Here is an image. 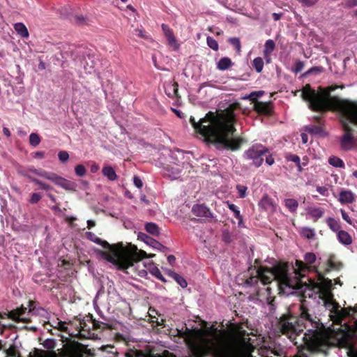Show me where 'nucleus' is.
<instances>
[{
	"label": "nucleus",
	"instance_id": "1",
	"mask_svg": "<svg viewBox=\"0 0 357 357\" xmlns=\"http://www.w3.org/2000/svg\"><path fill=\"white\" fill-rule=\"evenodd\" d=\"M337 88V86H331L316 92L310 84H307L303 88L301 96L313 111H337L341 114L344 134L340 139V146L344 151H349L354 146L356 139L351 132L349 122L357 125V102L331 97L330 93Z\"/></svg>",
	"mask_w": 357,
	"mask_h": 357
},
{
	"label": "nucleus",
	"instance_id": "2",
	"mask_svg": "<svg viewBox=\"0 0 357 357\" xmlns=\"http://www.w3.org/2000/svg\"><path fill=\"white\" fill-rule=\"evenodd\" d=\"M316 259L314 252H306L304 255L305 263L296 260V268L291 267L287 263L279 264L272 268L261 266L257 270V276L248 280L246 282L251 284L259 280L265 285L275 281L280 294L287 296L294 294L302 287L300 279L302 275L300 272L307 268L305 264H312Z\"/></svg>",
	"mask_w": 357,
	"mask_h": 357
},
{
	"label": "nucleus",
	"instance_id": "3",
	"mask_svg": "<svg viewBox=\"0 0 357 357\" xmlns=\"http://www.w3.org/2000/svg\"><path fill=\"white\" fill-rule=\"evenodd\" d=\"M234 114L217 116L209 112L203 119L196 121L193 117L190 122L196 132L205 137L206 142L214 144L219 150H237L240 148L241 140L233 137L236 129L234 127Z\"/></svg>",
	"mask_w": 357,
	"mask_h": 357
},
{
	"label": "nucleus",
	"instance_id": "4",
	"mask_svg": "<svg viewBox=\"0 0 357 357\" xmlns=\"http://www.w3.org/2000/svg\"><path fill=\"white\" fill-rule=\"evenodd\" d=\"M290 310L288 314H284L278 322V328L295 344L306 345L313 350H324L329 346L335 345V342L325 334L313 331L312 335L303 332V324H301L296 316H294Z\"/></svg>",
	"mask_w": 357,
	"mask_h": 357
},
{
	"label": "nucleus",
	"instance_id": "5",
	"mask_svg": "<svg viewBox=\"0 0 357 357\" xmlns=\"http://www.w3.org/2000/svg\"><path fill=\"white\" fill-rule=\"evenodd\" d=\"M86 238L91 241L101 245L105 249H109V252H102V257L114 264L123 268H128L133 265L132 257L128 255L123 247L122 244L110 245L107 241H102L93 232H86Z\"/></svg>",
	"mask_w": 357,
	"mask_h": 357
},
{
	"label": "nucleus",
	"instance_id": "6",
	"mask_svg": "<svg viewBox=\"0 0 357 357\" xmlns=\"http://www.w3.org/2000/svg\"><path fill=\"white\" fill-rule=\"evenodd\" d=\"M321 294L322 296H319V303L322 304L329 311L330 318L334 323L340 324L342 319L349 315V310L346 308L340 309V306L333 300V295L329 290H324Z\"/></svg>",
	"mask_w": 357,
	"mask_h": 357
},
{
	"label": "nucleus",
	"instance_id": "7",
	"mask_svg": "<svg viewBox=\"0 0 357 357\" xmlns=\"http://www.w3.org/2000/svg\"><path fill=\"white\" fill-rule=\"evenodd\" d=\"M29 310L26 307H21L12 310L10 313V318L16 321L26 323L29 321L30 316H39L43 319H47V312L42 307H36L34 303L29 302Z\"/></svg>",
	"mask_w": 357,
	"mask_h": 357
},
{
	"label": "nucleus",
	"instance_id": "8",
	"mask_svg": "<svg viewBox=\"0 0 357 357\" xmlns=\"http://www.w3.org/2000/svg\"><path fill=\"white\" fill-rule=\"evenodd\" d=\"M268 152V149L261 144H257L247 150L244 156L248 160H252L253 165L259 167L263 162L262 156Z\"/></svg>",
	"mask_w": 357,
	"mask_h": 357
},
{
	"label": "nucleus",
	"instance_id": "9",
	"mask_svg": "<svg viewBox=\"0 0 357 357\" xmlns=\"http://www.w3.org/2000/svg\"><path fill=\"white\" fill-rule=\"evenodd\" d=\"M138 238H139V239L144 241L145 243H146L149 246H151L153 248L158 250L163 253H165L166 252L169 251V249L167 247L164 246L160 242L152 238L151 237H150L149 236H148L147 234H146L144 233H142V232L139 233L138 235Z\"/></svg>",
	"mask_w": 357,
	"mask_h": 357
},
{
	"label": "nucleus",
	"instance_id": "10",
	"mask_svg": "<svg viewBox=\"0 0 357 357\" xmlns=\"http://www.w3.org/2000/svg\"><path fill=\"white\" fill-rule=\"evenodd\" d=\"M314 119L318 122L317 125L310 124L305 127V130L312 135L320 136V137H326L327 135V132L324 129L323 124L319 121V117L315 116Z\"/></svg>",
	"mask_w": 357,
	"mask_h": 357
},
{
	"label": "nucleus",
	"instance_id": "11",
	"mask_svg": "<svg viewBox=\"0 0 357 357\" xmlns=\"http://www.w3.org/2000/svg\"><path fill=\"white\" fill-rule=\"evenodd\" d=\"M192 213L197 217L213 218L214 214L204 204H196L192 207Z\"/></svg>",
	"mask_w": 357,
	"mask_h": 357
},
{
	"label": "nucleus",
	"instance_id": "12",
	"mask_svg": "<svg viewBox=\"0 0 357 357\" xmlns=\"http://www.w3.org/2000/svg\"><path fill=\"white\" fill-rule=\"evenodd\" d=\"M51 182L54 183L57 186H60V188H63L68 190L75 191L77 189V184L75 183L68 181L61 176H59L56 174H54Z\"/></svg>",
	"mask_w": 357,
	"mask_h": 357
},
{
	"label": "nucleus",
	"instance_id": "13",
	"mask_svg": "<svg viewBox=\"0 0 357 357\" xmlns=\"http://www.w3.org/2000/svg\"><path fill=\"white\" fill-rule=\"evenodd\" d=\"M324 214V208L317 206H310L306 208V216L311 218L314 222H317Z\"/></svg>",
	"mask_w": 357,
	"mask_h": 357
},
{
	"label": "nucleus",
	"instance_id": "14",
	"mask_svg": "<svg viewBox=\"0 0 357 357\" xmlns=\"http://www.w3.org/2000/svg\"><path fill=\"white\" fill-rule=\"evenodd\" d=\"M355 200V195L351 190L342 189L339 193L338 201L342 204H351Z\"/></svg>",
	"mask_w": 357,
	"mask_h": 357
},
{
	"label": "nucleus",
	"instance_id": "15",
	"mask_svg": "<svg viewBox=\"0 0 357 357\" xmlns=\"http://www.w3.org/2000/svg\"><path fill=\"white\" fill-rule=\"evenodd\" d=\"M181 171L178 165L167 166L165 168L164 176L171 180H176L180 177Z\"/></svg>",
	"mask_w": 357,
	"mask_h": 357
},
{
	"label": "nucleus",
	"instance_id": "16",
	"mask_svg": "<svg viewBox=\"0 0 357 357\" xmlns=\"http://www.w3.org/2000/svg\"><path fill=\"white\" fill-rule=\"evenodd\" d=\"M259 206L265 211H274L275 210L274 202L267 195H263L259 202Z\"/></svg>",
	"mask_w": 357,
	"mask_h": 357
},
{
	"label": "nucleus",
	"instance_id": "17",
	"mask_svg": "<svg viewBox=\"0 0 357 357\" xmlns=\"http://www.w3.org/2000/svg\"><path fill=\"white\" fill-rule=\"evenodd\" d=\"M22 173H28L31 176V174H35L36 176H38L43 178L47 179L50 181H52L54 173L52 172H47L46 171L42 170V169H37L35 168H29L27 170L23 172Z\"/></svg>",
	"mask_w": 357,
	"mask_h": 357
},
{
	"label": "nucleus",
	"instance_id": "18",
	"mask_svg": "<svg viewBox=\"0 0 357 357\" xmlns=\"http://www.w3.org/2000/svg\"><path fill=\"white\" fill-rule=\"evenodd\" d=\"M293 308L294 310H298L300 320L307 321L310 323L312 322V316L309 314L308 310L305 307L304 303L295 305Z\"/></svg>",
	"mask_w": 357,
	"mask_h": 357
},
{
	"label": "nucleus",
	"instance_id": "19",
	"mask_svg": "<svg viewBox=\"0 0 357 357\" xmlns=\"http://www.w3.org/2000/svg\"><path fill=\"white\" fill-rule=\"evenodd\" d=\"M257 300L262 303H269L271 298V288L267 287L266 288L260 289L257 292Z\"/></svg>",
	"mask_w": 357,
	"mask_h": 357
},
{
	"label": "nucleus",
	"instance_id": "20",
	"mask_svg": "<svg viewBox=\"0 0 357 357\" xmlns=\"http://www.w3.org/2000/svg\"><path fill=\"white\" fill-rule=\"evenodd\" d=\"M254 109L259 114L268 115L271 112L270 104L268 102H255L254 104Z\"/></svg>",
	"mask_w": 357,
	"mask_h": 357
},
{
	"label": "nucleus",
	"instance_id": "21",
	"mask_svg": "<svg viewBox=\"0 0 357 357\" xmlns=\"http://www.w3.org/2000/svg\"><path fill=\"white\" fill-rule=\"evenodd\" d=\"M29 357H58L57 354L54 351H43L35 349L33 352H31Z\"/></svg>",
	"mask_w": 357,
	"mask_h": 357
},
{
	"label": "nucleus",
	"instance_id": "22",
	"mask_svg": "<svg viewBox=\"0 0 357 357\" xmlns=\"http://www.w3.org/2000/svg\"><path fill=\"white\" fill-rule=\"evenodd\" d=\"M337 239L340 243L344 245H349L352 243V238L346 231L340 230L337 232Z\"/></svg>",
	"mask_w": 357,
	"mask_h": 357
},
{
	"label": "nucleus",
	"instance_id": "23",
	"mask_svg": "<svg viewBox=\"0 0 357 357\" xmlns=\"http://www.w3.org/2000/svg\"><path fill=\"white\" fill-rule=\"evenodd\" d=\"M227 204L228 208L234 213V217L238 220V227H241L243 226V220L238 208L234 204L230 203L229 202H227Z\"/></svg>",
	"mask_w": 357,
	"mask_h": 357
},
{
	"label": "nucleus",
	"instance_id": "24",
	"mask_svg": "<svg viewBox=\"0 0 357 357\" xmlns=\"http://www.w3.org/2000/svg\"><path fill=\"white\" fill-rule=\"evenodd\" d=\"M102 173L110 181H114L117 179V175L111 166H105L102 169Z\"/></svg>",
	"mask_w": 357,
	"mask_h": 357
},
{
	"label": "nucleus",
	"instance_id": "25",
	"mask_svg": "<svg viewBox=\"0 0 357 357\" xmlns=\"http://www.w3.org/2000/svg\"><path fill=\"white\" fill-rule=\"evenodd\" d=\"M168 275L172 278L182 288H185L187 287V282L185 280V278L179 275L178 273H176L175 271L172 270H169L167 272Z\"/></svg>",
	"mask_w": 357,
	"mask_h": 357
},
{
	"label": "nucleus",
	"instance_id": "26",
	"mask_svg": "<svg viewBox=\"0 0 357 357\" xmlns=\"http://www.w3.org/2000/svg\"><path fill=\"white\" fill-rule=\"evenodd\" d=\"M232 66L233 62L231 59L227 56L221 58L217 63V68L222 71L229 69Z\"/></svg>",
	"mask_w": 357,
	"mask_h": 357
},
{
	"label": "nucleus",
	"instance_id": "27",
	"mask_svg": "<svg viewBox=\"0 0 357 357\" xmlns=\"http://www.w3.org/2000/svg\"><path fill=\"white\" fill-rule=\"evenodd\" d=\"M178 85L176 83H168L165 86V93L169 98L177 96Z\"/></svg>",
	"mask_w": 357,
	"mask_h": 357
},
{
	"label": "nucleus",
	"instance_id": "28",
	"mask_svg": "<svg viewBox=\"0 0 357 357\" xmlns=\"http://www.w3.org/2000/svg\"><path fill=\"white\" fill-rule=\"evenodd\" d=\"M299 232L303 238L307 240H312L315 237V231L310 227H302L300 229Z\"/></svg>",
	"mask_w": 357,
	"mask_h": 357
},
{
	"label": "nucleus",
	"instance_id": "29",
	"mask_svg": "<svg viewBox=\"0 0 357 357\" xmlns=\"http://www.w3.org/2000/svg\"><path fill=\"white\" fill-rule=\"evenodd\" d=\"M22 176L26 177L28 179H29L31 182L34 183L36 185H38L39 187V189L43 190H50L51 187L50 185H48L47 184H45V183H43L42 181L33 178L32 176L29 174L28 173H21Z\"/></svg>",
	"mask_w": 357,
	"mask_h": 357
},
{
	"label": "nucleus",
	"instance_id": "30",
	"mask_svg": "<svg viewBox=\"0 0 357 357\" xmlns=\"http://www.w3.org/2000/svg\"><path fill=\"white\" fill-rule=\"evenodd\" d=\"M14 29L17 33L20 35L22 38H26L29 37V32L23 23H16L14 25Z\"/></svg>",
	"mask_w": 357,
	"mask_h": 357
},
{
	"label": "nucleus",
	"instance_id": "31",
	"mask_svg": "<svg viewBox=\"0 0 357 357\" xmlns=\"http://www.w3.org/2000/svg\"><path fill=\"white\" fill-rule=\"evenodd\" d=\"M328 162L330 165L335 168L345 167V164L343 162V161L340 158L334 155L329 157Z\"/></svg>",
	"mask_w": 357,
	"mask_h": 357
},
{
	"label": "nucleus",
	"instance_id": "32",
	"mask_svg": "<svg viewBox=\"0 0 357 357\" xmlns=\"http://www.w3.org/2000/svg\"><path fill=\"white\" fill-rule=\"evenodd\" d=\"M326 224L328 227L334 232H338L340 229V225L339 222L333 218H328L326 219Z\"/></svg>",
	"mask_w": 357,
	"mask_h": 357
},
{
	"label": "nucleus",
	"instance_id": "33",
	"mask_svg": "<svg viewBox=\"0 0 357 357\" xmlns=\"http://www.w3.org/2000/svg\"><path fill=\"white\" fill-rule=\"evenodd\" d=\"M286 207L291 211L295 212L298 206V202L296 199L289 198L284 200Z\"/></svg>",
	"mask_w": 357,
	"mask_h": 357
},
{
	"label": "nucleus",
	"instance_id": "34",
	"mask_svg": "<svg viewBox=\"0 0 357 357\" xmlns=\"http://www.w3.org/2000/svg\"><path fill=\"white\" fill-rule=\"evenodd\" d=\"M146 231L153 236H158L160 230L158 226L153 222H149L145 225Z\"/></svg>",
	"mask_w": 357,
	"mask_h": 357
},
{
	"label": "nucleus",
	"instance_id": "35",
	"mask_svg": "<svg viewBox=\"0 0 357 357\" xmlns=\"http://www.w3.org/2000/svg\"><path fill=\"white\" fill-rule=\"evenodd\" d=\"M286 159L288 161L293 162L296 163V167H298V171L299 172H302L303 167H302V165L301 163V159L298 155H294V154H287L286 155Z\"/></svg>",
	"mask_w": 357,
	"mask_h": 357
},
{
	"label": "nucleus",
	"instance_id": "36",
	"mask_svg": "<svg viewBox=\"0 0 357 357\" xmlns=\"http://www.w3.org/2000/svg\"><path fill=\"white\" fill-rule=\"evenodd\" d=\"M252 66L256 72L261 73L264 67L263 59L260 56L255 57L252 61Z\"/></svg>",
	"mask_w": 357,
	"mask_h": 357
},
{
	"label": "nucleus",
	"instance_id": "37",
	"mask_svg": "<svg viewBox=\"0 0 357 357\" xmlns=\"http://www.w3.org/2000/svg\"><path fill=\"white\" fill-rule=\"evenodd\" d=\"M275 49V42L268 40L264 43L263 53H271Z\"/></svg>",
	"mask_w": 357,
	"mask_h": 357
},
{
	"label": "nucleus",
	"instance_id": "38",
	"mask_svg": "<svg viewBox=\"0 0 357 357\" xmlns=\"http://www.w3.org/2000/svg\"><path fill=\"white\" fill-rule=\"evenodd\" d=\"M346 354L349 357H357V346L347 343V345H346Z\"/></svg>",
	"mask_w": 357,
	"mask_h": 357
},
{
	"label": "nucleus",
	"instance_id": "39",
	"mask_svg": "<svg viewBox=\"0 0 357 357\" xmlns=\"http://www.w3.org/2000/svg\"><path fill=\"white\" fill-rule=\"evenodd\" d=\"M263 91H252L249 95L245 96V99H248L252 102H257V100L264 95Z\"/></svg>",
	"mask_w": 357,
	"mask_h": 357
},
{
	"label": "nucleus",
	"instance_id": "40",
	"mask_svg": "<svg viewBox=\"0 0 357 357\" xmlns=\"http://www.w3.org/2000/svg\"><path fill=\"white\" fill-rule=\"evenodd\" d=\"M40 142V138L37 133L31 132L29 135V143L32 146H37Z\"/></svg>",
	"mask_w": 357,
	"mask_h": 357
},
{
	"label": "nucleus",
	"instance_id": "41",
	"mask_svg": "<svg viewBox=\"0 0 357 357\" xmlns=\"http://www.w3.org/2000/svg\"><path fill=\"white\" fill-rule=\"evenodd\" d=\"M211 349L208 346H204L202 347H199L196 350V355L198 357H202L205 355H207L210 353Z\"/></svg>",
	"mask_w": 357,
	"mask_h": 357
},
{
	"label": "nucleus",
	"instance_id": "42",
	"mask_svg": "<svg viewBox=\"0 0 357 357\" xmlns=\"http://www.w3.org/2000/svg\"><path fill=\"white\" fill-rule=\"evenodd\" d=\"M229 43L233 45L237 52L240 53L241 50V40L238 38H231L229 39Z\"/></svg>",
	"mask_w": 357,
	"mask_h": 357
},
{
	"label": "nucleus",
	"instance_id": "43",
	"mask_svg": "<svg viewBox=\"0 0 357 357\" xmlns=\"http://www.w3.org/2000/svg\"><path fill=\"white\" fill-rule=\"evenodd\" d=\"M43 345L47 349H52L55 347L56 342L54 339L47 338L43 341Z\"/></svg>",
	"mask_w": 357,
	"mask_h": 357
},
{
	"label": "nucleus",
	"instance_id": "44",
	"mask_svg": "<svg viewBox=\"0 0 357 357\" xmlns=\"http://www.w3.org/2000/svg\"><path fill=\"white\" fill-rule=\"evenodd\" d=\"M75 174L77 176L83 177L86 174V169L83 165H78L75 168Z\"/></svg>",
	"mask_w": 357,
	"mask_h": 357
},
{
	"label": "nucleus",
	"instance_id": "45",
	"mask_svg": "<svg viewBox=\"0 0 357 357\" xmlns=\"http://www.w3.org/2000/svg\"><path fill=\"white\" fill-rule=\"evenodd\" d=\"M206 44L214 50H218L219 48L218 42L212 37L206 38Z\"/></svg>",
	"mask_w": 357,
	"mask_h": 357
},
{
	"label": "nucleus",
	"instance_id": "46",
	"mask_svg": "<svg viewBox=\"0 0 357 357\" xmlns=\"http://www.w3.org/2000/svg\"><path fill=\"white\" fill-rule=\"evenodd\" d=\"M151 273L158 280H161L162 282H166L165 278H164V276L162 275V273L160 272V269L158 267H154Z\"/></svg>",
	"mask_w": 357,
	"mask_h": 357
},
{
	"label": "nucleus",
	"instance_id": "47",
	"mask_svg": "<svg viewBox=\"0 0 357 357\" xmlns=\"http://www.w3.org/2000/svg\"><path fill=\"white\" fill-rule=\"evenodd\" d=\"M59 160L61 162H66L68 161L69 158H70V155H69V153L66 151H61L59 153Z\"/></svg>",
	"mask_w": 357,
	"mask_h": 357
},
{
	"label": "nucleus",
	"instance_id": "48",
	"mask_svg": "<svg viewBox=\"0 0 357 357\" xmlns=\"http://www.w3.org/2000/svg\"><path fill=\"white\" fill-rule=\"evenodd\" d=\"M168 43L174 49L176 50L178 48L179 45L176 39L175 38L174 34L168 38H167Z\"/></svg>",
	"mask_w": 357,
	"mask_h": 357
},
{
	"label": "nucleus",
	"instance_id": "49",
	"mask_svg": "<svg viewBox=\"0 0 357 357\" xmlns=\"http://www.w3.org/2000/svg\"><path fill=\"white\" fill-rule=\"evenodd\" d=\"M236 189L241 198H244L246 196L247 187L245 185L238 184L236 185Z\"/></svg>",
	"mask_w": 357,
	"mask_h": 357
},
{
	"label": "nucleus",
	"instance_id": "50",
	"mask_svg": "<svg viewBox=\"0 0 357 357\" xmlns=\"http://www.w3.org/2000/svg\"><path fill=\"white\" fill-rule=\"evenodd\" d=\"M304 68V63L301 61H298L296 62L294 67L293 68V71L296 73L301 72Z\"/></svg>",
	"mask_w": 357,
	"mask_h": 357
},
{
	"label": "nucleus",
	"instance_id": "51",
	"mask_svg": "<svg viewBox=\"0 0 357 357\" xmlns=\"http://www.w3.org/2000/svg\"><path fill=\"white\" fill-rule=\"evenodd\" d=\"M42 196L38 192L32 193L29 202L31 204H36L41 199Z\"/></svg>",
	"mask_w": 357,
	"mask_h": 357
},
{
	"label": "nucleus",
	"instance_id": "52",
	"mask_svg": "<svg viewBox=\"0 0 357 357\" xmlns=\"http://www.w3.org/2000/svg\"><path fill=\"white\" fill-rule=\"evenodd\" d=\"M161 27H162V30L166 38L174 34L172 31L170 29V28L167 25L162 24Z\"/></svg>",
	"mask_w": 357,
	"mask_h": 357
},
{
	"label": "nucleus",
	"instance_id": "53",
	"mask_svg": "<svg viewBox=\"0 0 357 357\" xmlns=\"http://www.w3.org/2000/svg\"><path fill=\"white\" fill-rule=\"evenodd\" d=\"M73 21L78 25H83L86 22V18L82 15L75 17Z\"/></svg>",
	"mask_w": 357,
	"mask_h": 357
},
{
	"label": "nucleus",
	"instance_id": "54",
	"mask_svg": "<svg viewBox=\"0 0 357 357\" xmlns=\"http://www.w3.org/2000/svg\"><path fill=\"white\" fill-rule=\"evenodd\" d=\"M340 213L342 219L346 221L349 225H353V222L351 220V218L348 215V214L343 210L340 209Z\"/></svg>",
	"mask_w": 357,
	"mask_h": 357
},
{
	"label": "nucleus",
	"instance_id": "55",
	"mask_svg": "<svg viewBox=\"0 0 357 357\" xmlns=\"http://www.w3.org/2000/svg\"><path fill=\"white\" fill-rule=\"evenodd\" d=\"M317 191L323 196L327 197L328 195V189L326 187H320L317 185L316 188Z\"/></svg>",
	"mask_w": 357,
	"mask_h": 357
},
{
	"label": "nucleus",
	"instance_id": "56",
	"mask_svg": "<svg viewBox=\"0 0 357 357\" xmlns=\"http://www.w3.org/2000/svg\"><path fill=\"white\" fill-rule=\"evenodd\" d=\"M132 181H134V185L138 189H141L142 187L143 186V182L142 179L137 176H134V178H132Z\"/></svg>",
	"mask_w": 357,
	"mask_h": 357
},
{
	"label": "nucleus",
	"instance_id": "57",
	"mask_svg": "<svg viewBox=\"0 0 357 357\" xmlns=\"http://www.w3.org/2000/svg\"><path fill=\"white\" fill-rule=\"evenodd\" d=\"M302 5L311 6L314 5L319 0H298Z\"/></svg>",
	"mask_w": 357,
	"mask_h": 357
},
{
	"label": "nucleus",
	"instance_id": "58",
	"mask_svg": "<svg viewBox=\"0 0 357 357\" xmlns=\"http://www.w3.org/2000/svg\"><path fill=\"white\" fill-rule=\"evenodd\" d=\"M135 36H137L138 37L142 38H146L144 31L141 29H135Z\"/></svg>",
	"mask_w": 357,
	"mask_h": 357
},
{
	"label": "nucleus",
	"instance_id": "59",
	"mask_svg": "<svg viewBox=\"0 0 357 357\" xmlns=\"http://www.w3.org/2000/svg\"><path fill=\"white\" fill-rule=\"evenodd\" d=\"M146 256V252H144V251H141L139 252H137L132 257H136L137 259H144V257H145Z\"/></svg>",
	"mask_w": 357,
	"mask_h": 357
},
{
	"label": "nucleus",
	"instance_id": "60",
	"mask_svg": "<svg viewBox=\"0 0 357 357\" xmlns=\"http://www.w3.org/2000/svg\"><path fill=\"white\" fill-rule=\"evenodd\" d=\"M266 163L269 166L274 163V158L272 157V155H269L266 157Z\"/></svg>",
	"mask_w": 357,
	"mask_h": 357
},
{
	"label": "nucleus",
	"instance_id": "61",
	"mask_svg": "<svg viewBox=\"0 0 357 357\" xmlns=\"http://www.w3.org/2000/svg\"><path fill=\"white\" fill-rule=\"evenodd\" d=\"M167 261H168V263L173 266L176 261V258L174 257V255H169L167 257Z\"/></svg>",
	"mask_w": 357,
	"mask_h": 357
},
{
	"label": "nucleus",
	"instance_id": "62",
	"mask_svg": "<svg viewBox=\"0 0 357 357\" xmlns=\"http://www.w3.org/2000/svg\"><path fill=\"white\" fill-rule=\"evenodd\" d=\"M100 167L99 166L94 163L91 166L90 170L92 173H96L99 170Z\"/></svg>",
	"mask_w": 357,
	"mask_h": 357
},
{
	"label": "nucleus",
	"instance_id": "63",
	"mask_svg": "<svg viewBox=\"0 0 357 357\" xmlns=\"http://www.w3.org/2000/svg\"><path fill=\"white\" fill-rule=\"evenodd\" d=\"M303 144H306L308 141V136L306 133L302 132L301 135Z\"/></svg>",
	"mask_w": 357,
	"mask_h": 357
},
{
	"label": "nucleus",
	"instance_id": "64",
	"mask_svg": "<svg viewBox=\"0 0 357 357\" xmlns=\"http://www.w3.org/2000/svg\"><path fill=\"white\" fill-rule=\"evenodd\" d=\"M266 63H269L271 61V53H263Z\"/></svg>",
	"mask_w": 357,
	"mask_h": 357
}]
</instances>
